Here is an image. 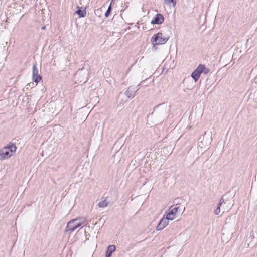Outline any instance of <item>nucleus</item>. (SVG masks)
<instances>
[{"instance_id":"20e7f679","label":"nucleus","mask_w":257,"mask_h":257,"mask_svg":"<svg viewBox=\"0 0 257 257\" xmlns=\"http://www.w3.org/2000/svg\"><path fill=\"white\" fill-rule=\"evenodd\" d=\"M39 71L36 67V64L33 65V79L34 81L38 83L42 79L41 76L38 74Z\"/></svg>"},{"instance_id":"7ed1b4c3","label":"nucleus","mask_w":257,"mask_h":257,"mask_svg":"<svg viewBox=\"0 0 257 257\" xmlns=\"http://www.w3.org/2000/svg\"><path fill=\"white\" fill-rule=\"evenodd\" d=\"M138 85L136 87L130 86L125 92V95L128 98H133L136 95V92L139 90Z\"/></svg>"},{"instance_id":"dca6fc26","label":"nucleus","mask_w":257,"mask_h":257,"mask_svg":"<svg viewBox=\"0 0 257 257\" xmlns=\"http://www.w3.org/2000/svg\"><path fill=\"white\" fill-rule=\"evenodd\" d=\"M221 207H222V209L223 210V212H224L225 211L228 212L230 210V209H231V204H230L228 206H226V204H223Z\"/></svg>"},{"instance_id":"9d476101","label":"nucleus","mask_w":257,"mask_h":257,"mask_svg":"<svg viewBox=\"0 0 257 257\" xmlns=\"http://www.w3.org/2000/svg\"><path fill=\"white\" fill-rule=\"evenodd\" d=\"M78 75H83V78H80L78 79L80 82L85 83L87 81V78L86 76V74H82V70H79L77 71L76 74V76H78Z\"/></svg>"},{"instance_id":"423d86ee","label":"nucleus","mask_w":257,"mask_h":257,"mask_svg":"<svg viewBox=\"0 0 257 257\" xmlns=\"http://www.w3.org/2000/svg\"><path fill=\"white\" fill-rule=\"evenodd\" d=\"M12 153H10L9 150L5 147L0 151V160L8 159L12 156Z\"/></svg>"},{"instance_id":"1a4fd4ad","label":"nucleus","mask_w":257,"mask_h":257,"mask_svg":"<svg viewBox=\"0 0 257 257\" xmlns=\"http://www.w3.org/2000/svg\"><path fill=\"white\" fill-rule=\"evenodd\" d=\"M226 204L227 201H224L223 197H221L219 200L218 204H217V207L214 211V213L216 215H219L220 213V207L222 206V204Z\"/></svg>"},{"instance_id":"2eb2a0df","label":"nucleus","mask_w":257,"mask_h":257,"mask_svg":"<svg viewBox=\"0 0 257 257\" xmlns=\"http://www.w3.org/2000/svg\"><path fill=\"white\" fill-rule=\"evenodd\" d=\"M109 202L106 200H103L99 202L98 203V207L99 208H104L108 206Z\"/></svg>"},{"instance_id":"f3484780","label":"nucleus","mask_w":257,"mask_h":257,"mask_svg":"<svg viewBox=\"0 0 257 257\" xmlns=\"http://www.w3.org/2000/svg\"><path fill=\"white\" fill-rule=\"evenodd\" d=\"M175 215L169 212L166 215V217L165 218L167 219L168 221L172 220L175 218Z\"/></svg>"},{"instance_id":"6e6552de","label":"nucleus","mask_w":257,"mask_h":257,"mask_svg":"<svg viewBox=\"0 0 257 257\" xmlns=\"http://www.w3.org/2000/svg\"><path fill=\"white\" fill-rule=\"evenodd\" d=\"M201 73H202L200 69V67L199 66H198L196 69L191 74V77L193 78L194 81L196 82L200 78Z\"/></svg>"},{"instance_id":"4468645a","label":"nucleus","mask_w":257,"mask_h":257,"mask_svg":"<svg viewBox=\"0 0 257 257\" xmlns=\"http://www.w3.org/2000/svg\"><path fill=\"white\" fill-rule=\"evenodd\" d=\"M76 13H77L80 17H85L86 15V12L85 9L82 10L79 9L76 11Z\"/></svg>"},{"instance_id":"6ab92c4d","label":"nucleus","mask_w":257,"mask_h":257,"mask_svg":"<svg viewBox=\"0 0 257 257\" xmlns=\"http://www.w3.org/2000/svg\"><path fill=\"white\" fill-rule=\"evenodd\" d=\"M179 209V207H175L172 209H171L169 212L176 216L177 213V212Z\"/></svg>"},{"instance_id":"a211bd4d","label":"nucleus","mask_w":257,"mask_h":257,"mask_svg":"<svg viewBox=\"0 0 257 257\" xmlns=\"http://www.w3.org/2000/svg\"><path fill=\"white\" fill-rule=\"evenodd\" d=\"M164 3L167 5H170L171 4H172L173 7H175L176 4L175 0H164Z\"/></svg>"},{"instance_id":"39448f33","label":"nucleus","mask_w":257,"mask_h":257,"mask_svg":"<svg viewBox=\"0 0 257 257\" xmlns=\"http://www.w3.org/2000/svg\"><path fill=\"white\" fill-rule=\"evenodd\" d=\"M164 21V17L161 14H157L153 20L151 22V24H162Z\"/></svg>"},{"instance_id":"ddd939ff","label":"nucleus","mask_w":257,"mask_h":257,"mask_svg":"<svg viewBox=\"0 0 257 257\" xmlns=\"http://www.w3.org/2000/svg\"><path fill=\"white\" fill-rule=\"evenodd\" d=\"M198 66L200 67V69L202 73L207 74L209 73V69L206 68L204 65L199 64Z\"/></svg>"},{"instance_id":"f257e3e1","label":"nucleus","mask_w":257,"mask_h":257,"mask_svg":"<svg viewBox=\"0 0 257 257\" xmlns=\"http://www.w3.org/2000/svg\"><path fill=\"white\" fill-rule=\"evenodd\" d=\"M85 221L86 219L82 217L77 218L69 221L67 224L65 232L71 234L77 228L84 224Z\"/></svg>"},{"instance_id":"9b49d317","label":"nucleus","mask_w":257,"mask_h":257,"mask_svg":"<svg viewBox=\"0 0 257 257\" xmlns=\"http://www.w3.org/2000/svg\"><path fill=\"white\" fill-rule=\"evenodd\" d=\"M116 247L115 245H110L108 247L107 250L106 252V257H110L112 253L115 250Z\"/></svg>"},{"instance_id":"aec40b11","label":"nucleus","mask_w":257,"mask_h":257,"mask_svg":"<svg viewBox=\"0 0 257 257\" xmlns=\"http://www.w3.org/2000/svg\"><path fill=\"white\" fill-rule=\"evenodd\" d=\"M112 8H111V3H110L109 6L108 7L106 12L105 13V16L106 17H107L109 16L111 11Z\"/></svg>"},{"instance_id":"f03ea898","label":"nucleus","mask_w":257,"mask_h":257,"mask_svg":"<svg viewBox=\"0 0 257 257\" xmlns=\"http://www.w3.org/2000/svg\"><path fill=\"white\" fill-rule=\"evenodd\" d=\"M168 37H163V34L162 33H158L152 36L151 42L152 43H155L156 45H162L166 43L168 40Z\"/></svg>"},{"instance_id":"0eeeda50","label":"nucleus","mask_w":257,"mask_h":257,"mask_svg":"<svg viewBox=\"0 0 257 257\" xmlns=\"http://www.w3.org/2000/svg\"><path fill=\"white\" fill-rule=\"evenodd\" d=\"M168 224V221L165 218H163L160 221L158 226L156 227L157 231L163 230Z\"/></svg>"},{"instance_id":"f8f14e48","label":"nucleus","mask_w":257,"mask_h":257,"mask_svg":"<svg viewBox=\"0 0 257 257\" xmlns=\"http://www.w3.org/2000/svg\"><path fill=\"white\" fill-rule=\"evenodd\" d=\"M6 147L8 150H9V152L10 153H12V155H13V153L16 152L17 149L16 145L11 143H10Z\"/></svg>"},{"instance_id":"412c9836","label":"nucleus","mask_w":257,"mask_h":257,"mask_svg":"<svg viewBox=\"0 0 257 257\" xmlns=\"http://www.w3.org/2000/svg\"><path fill=\"white\" fill-rule=\"evenodd\" d=\"M41 29L42 30H45L46 29V26H44L42 27Z\"/></svg>"}]
</instances>
